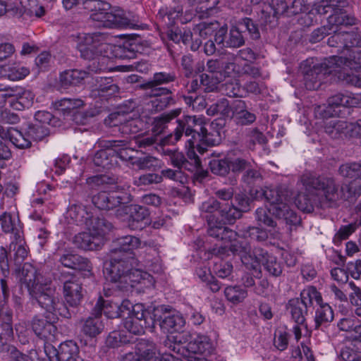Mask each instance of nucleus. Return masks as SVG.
Returning a JSON list of instances; mask_svg holds the SVG:
<instances>
[{
	"label": "nucleus",
	"mask_w": 361,
	"mask_h": 361,
	"mask_svg": "<svg viewBox=\"0 0 361 361\" xmlns=\"http://www.w3.org/2000/svg\"><path fill=\"white\" fill-rule=\"evenodd\" d=\"M49 135V129L39 123H28L25 135L35 141H40Z\"/></svg>",
	"instance_id": "nucleus-53"
},
{
	"label": "nucleus",
	"mask_w": 361,
	"mask_h": 361,
	"mask_svg": "<svg viewBox=\"0 0 361 361\" xmlns=\"http://www.w3.org/2000/svg\"><path fill=\"white\" fill-rule=\"evenodd\" d=\"M177 127L173 133L165 138L166 143L175 144L185 135V137H191L188 142L190 147L203 154L207 149L202 145L214 146L219 143V134L209 133L205 127L204 119L195 116H185L181 119L177 120Z\"/></svg>",
	"instance_id": "nucleus-6"
},
{
	"label": "nucleus",
	"mask_w": 361,
	"mask_h": 361,
	"mask_svg": "<svg viewBox=\"0 0 361 361\" xmlns=\"http://www.w3.org/2000/svg\"><path fill=\"white\" fill-rule=\"evenodd\" d=\"M181 113V109H175L168 113L161 114L154 118L152 123V131L154 135L158 137L167 127V124L173 119L177 118Z\"/></svg>",
	"instance_id": "nucleus-37"
},
{
	"label": "nucleus",
	"mask_w": 361,
	"mask_h": 361,
	"mask_svg": "<svg viewBox=\"0 0 361 361\" xmlns=\"http://www.w3.org/2000/svg\"><path fill=\"white\" fill-rule=\"evenodd\" d=\"M80 56L84 59H94L107 56L112 51L111 44L106 42V35L102 32H93L84 35L78 44Z\"/></svg>",
	"instance_id": "nucleus-10"
},
{
	"label": "nucleus",
	"mask_w": 361,
	"mask_h": 361,
	"mask_svg": "<svg viewBox=\"0 0 361 361\" xmlns=\"http://www.w3.org/2000/svg\"><path fill=\"white\" fill-rule=\"evenodd\" d=\"M237 236L243 238H250L257 242H264L268 238L267 231L257 226L237 227Z\"/></svg>",
	"instance_id": "nucleus-40"
},
{
	"label": "nucleus",
	"mask_w": 361,
	"mask_h": 361,
	"mask_svg": "<svg viewBox=\"0 0 361 361\" xmlns=\"http://www.w3.org/2000/svg\"><path fill=\"white\" fill-rule=\"evenodd\" d=\"M118 87L113 82L111 78H101L95 85L94 92L101 97H111L118 92Z\"/></svg>",
	"instance_id": "nucleus-45"
},
{
	"label": "nucleus",
	"mask_w": 361,
	"mask_h": 361,
	"mask_svg": "<svg viewBox=\"0 0 361 361\" xmlns=\"http://www.w3.org/2000/svg\"><path fill=\"white\" fill-rule=\"evenodd\" d=\"M208 228L207 233L210 237L217 240L226 243H231L237 237L235 231L224 226L221 222L217 221L214 216H207Z\"/></svg>",
	"instance_id": "nucleus-21"
},
{
	"label": "nucleus",
	"mask_w": 361,
	"mask_h": 361,
	"mask_svg": "<svg viewBox=\"0 0 361 361\" xmlns=\"http://www.w3.org/2000/svg\"><path fill=\"white\" fill-rule=\"evenodd\" d=\"M253 255L255 257V264L256 269L262 264L264 269L273 276H279L282 274L283 267L276 257L262 247H257L253 249Z\"/></svg>",
	"instance_id": "nucleus-20"
},
{
	"label": "nucleus",
	"mask_w": 361,
	"mask_h": 361,
	"mask_svg": "<svg viewBox=\"0 0 361 361\" xmlns=\"http://www.w3.org/2000/svg\"><path fill=\"white\" fill-rule=\"evenodd\" d=\"M7 72V78L13 81L21 80L30 73L27 68L19 65L9 67Z\"/></svg>",
	"instance_id": "nucleus-64"
},
{
	"label": "nucleus",
	"mask_w": 361,
	"mask_h": 361,
	"mask_svg": "<svg viewBox=\"0 0 361 361\" xmlns=\"http://www.w3.org/2000/svg\"><path fill=\"white\" fill-rule=\"evenodd\" d=\"M230 250L234 254L240 256L243 264L248 269H256L255 264V257L253 255V250L249 243L242 240H235L231 244Z\"/></svg>",
	"instance_id": "nucleus-28"
},
{
	"label": "nucleus",
	"mask_w": 361,
	"mask_h": 361,
	"mask_svg": "<svg viewBox=\"0 0 361 361\" xmlns=\"http://www.w3.org/2000/svg\"><path fill=\"white\" fill-rule=\"evenodd\" d=\"M300 180L306 192L299 193L295 197V204L300 210L310 213L314 207L322 209L331 207L338 200L333 178L307 173L301 176Z\"/></svg>",
	"instance_id": "nucleus-3"
},
{
	"label": "nucleus",
	"mask_w": 361,
	"mask_h": 361,
	"mask_svg": "<svg viewBox=\"0 0 361 361\" xmlns=\"http://www.w3.org/2000/svg\"><path fill=\"white\" fill-rule=\"evenodd\" d=\"M334 314L331 307L325 303L319 306L315 310L314 317V329H319L322 326H326L334 320Z\"/></svg>",
	"instance_id": "nucleus-38"
},
{
	"label": "nucleus",
	"mask_w": 361,
	"mask_h": 361,
	"mask_svg": "<svg viewBox=\"0 0 361 361\" xmlns=\"http://www.w3.org/2000/svg\"><path fill=\"white\" fill-rule=\"evenodd\" d=\"M158 137L153 133L149 135H139L135 137V142L139 148L148 149L154 147L159 142Z\"/></svg>",
	"instance_id": "nucleus-61"
},
{
	"label": "nucleus",
	"mask_w": 361,
	"mask_h": 361,
	"mask_svg": "<svg viewBox=\"0 0 361 361\" xmlns=\"http://www.w3.org/2000/svg\"><path fill=\"white\" fill-rule=\"evenodd\" d=\"M87 208L81 204H73L68 210V215L78 224H85L86 216L90 214Z\"/></svg>",
	"instance_id": "nucleus-54"
},
{
	"label": "nucleus",
	"mask_w": 361,
	"mask_h": 361,
	"mask_svg": "<svg viewBox=\"0 0 361 361\" xmlns=\"http://www.w3.org/2000/svg\"><path fill=\"white\" fill-rule=\"evenodd\" d=\"M202 89L204 92H210L217 89L218 85L223 80V74L214 75L210 73H202L200 75Z\"/></svg>",
	"instance_id": "nucleus-52"
},
{
	"label": "nucleus",
	"mask_w": 361,
	"mask_h": 361,
	"mask_svg": "<svg viewBox=\"0 0 361 361\" xmlns=\"http://www.w3.org/2000/svg\"><path fill=\"white\" fill-rule=\"evenodd\" d=\"M361 47H353L350 49L349 56H332L318 61L313 58L307 59L300 65V71L304 77V83L307 90H315L320 87L326 75L336 71V68H349L358 71L361 69Z\"/></svg>",
	"instance_id": "nucleus-2"
},
{
	"label": "nucleus",
	"mask_w": 361,
	"mask_h": 361,
	"mask_svg": "<svg viewBox=\"0 0 361 361\" xmlns=\"http://www.w3.org/2000/svg\"><path fill=\"white\" fill-rule=\"evenodd\" d=\"M162 354L160 353L155 343L149 339L137 340L135 352L125 355L123 361H161Z\"/></svg>",
	"instance_id": "nucleus-15"
},
{
	"label": "nucleus",
	"mask_w": 361,
	"mask_h": 361,
	"mask_svg": "<svg viewBox=\"0 0 361 361\" xmlns=\"http://www.w3.org/2000/svg\"><path fill=\"white\" fill-rule=\"evenodd\" d=\"M128 227L132 230H142L149 224V211L144 206L132 204L129 207Z\"/></svg>",
	"instance_id": "nucleus-26"
},
{
	"label": "nucleus",
	"mask_w": 361,
	"mask_h": 361,
	"mask_svg": "<svg viewBox=\"0 0 361 361\" xmlns=\"http://www.w3.org/2000/svg\"><path fill=\"white\" fill-rule=\"evenodd\" d=\"M55 276L63 285V293L66 303L73 308L80 305L85 290L80 279L68 272L61 271Z\"/></svg>",
	"instance_id": "nucleus-13"
},
{
	"label": "nucleus",
	"mask_w": 361,
	"mask_h": 361,
	"mask_svg": "<svg viewBox=\"0 0 361 361\" xmlns=\"http://www.w3.org/2000/svg\"><path fill=\"white\" fill-rule=\"evenodd\" d=\"M328 108L335 109L339 106L353 107L360 103V99L352 93H337L330 97L328 100Z\"/></svg>",
	"instance_id": "nucleus-35"
},
{
	"label": "nucleus",
	"mask_w": 361,
	"mask_h": 361,
	"mask_svg": "<svg viewBox=\"0 0 361 361\" xmlns=\"http://www.w3.org/2000/svg\"><path fill=\"white\" fill-rule=\"evenodd\" d=\"M226 299L234 305L240 303L247 297V291L240 286H227L224 290Z\"/></svg>",
	"instance_id": "nucleus-50"
},
{
	"label": "nucleus",
	"mask_w": 361,
	"mask_h": 361,
	"mask_svg": "<svg viewBox=\"0 0 361 361\" xmlns=\"http://www.w3.org/2000/svg\"><path fill=\"white\" fill-rule=\"evenodd\" d=\"M209 166L212 173L221 177H226L230 173L235 176L242 173L241 182L249 187L262 180L255 160L250 154H243L240 150H233L222 158L210 160Z\"/></svg>",
	"instance_id": "nucleus-5"
},
{
	"label": "nucleus",
	"mask_w": 361,
	"mask_h": 361,
	"mask_svg": "<svg viewBox=\"0 0 361 361\" xmlns=\"http://www.w3.org/2000/svg\"><path fill=\"white\" fill-rule=\"evenodd\" d=\"M293 320L298 324H304L308 309L298 302V298L290 300L287 305Z\"/></svg>",
	"instance_id": "nucleus-43"
},
{
	"label": "nucleus",
	"mask_w": 361,
	"mask_h": 361,
	"mask_svg": "<svg viewBox=\"0 0 361 361\" xmlns=\"http://www.w3.org/2000/svg\"><path fill=\"white\" fill-rule=\"evenodd\" d=\"M348 123L337 118L331 119L325 123L324 130L333 139H337L344 135H350Z\"/></svg>",
	"instance_id": "nucleus-33"
},
{
	"label": "nucleus",
	"mask_w": 361,
	"mask_h": 361,
	"mask_svg": "<svg viewBox=\"0 0 361 361\" xmlns=\"http://www.w3.org/2000/svg\"><path fill=\"white\" fill-rule=\"evenodd\" d=\"M102 238L89 232H82L75 235L73 244L78 248L85 250H94L99 247Z\"/></svg>",
	"instance_id": "nucleus-31"
},
{
	"label": "nucleus",
	"mask_w": 361,
	"mask_h": 361,
	"mask_svg": "<svg viewBox=\"0 0 361 361\" xmlns=\"http://www.w3.org/2000/svg\"><path fill=\"white\" fill-rule=\"evenodd\" d=\"M0 137L2 139H8L16 147L26 149L31 146V141L20 131L16 128H2L0 127Z\"/></svg>",
	"instance_id": "nucleus-32"
},
{
	"label": "nucleus",
	"mask_w": 361,
	"mask_h": 361,
	"mask_svg": "<svg viewBox=\"0 0 361 361\" xmlns=\"http://www.w3.org/2000/svg\"><path fill=\"white\" fill-rule=\"evenodd\" d=\"M123 318V326L131 334L140 335L145 333V329L153 328L152 312L142 304L132 305L130 314H126Z\"/></svg>",
	"instance_id": "nucleus-12"
},
{
	"label": "nucleus",
	"mask_w": 361,
	"mask_h": 361,
	"mask_svg": "<svg viewBox=\"0 0 361 361\" xmlns=\"http://www.w3.org/2000/svg\"><path fill=\"white\" fill-rule=\"evenodd\" d=\"M19 278L31 297L46 311L60 314L66 319L75 314V312L69 310L61 300L55 288L50 286L51 280L44 281L32 264L25 263L19 271Z\"/></svg>",
	"instance_id": "nucleus-1"
},
{
	"label": "nucleus",
	"mask_w": 361,
	"mask_h": 361,
	"mask_svg": "<svg viewBox=\"0 0 361 361\" xmlns=\"http://www.w3.org/2000/svg\"><path fill=\"white\" fill-rule=\"evenodd\" d=\"M265 136L257 128L247 129L245 134L244 142L245 147L253 150L257 143L262 145L266 142Z\"/></svg>",
	"instance_id": "nucleus-51"
},
{
	"label": "nucleus",
	"mask_w": 361,
	"mask_h": 361,
	"mask_svg": "<svg viewBox=\"0 0 361 361\" xmlns=\"http://www.w3.org/2000/svg\"><path fill=\"white\" fill-rule=\"evenodd\" d=\"M259 197H264L270 204L268 210L264 208H258L255 212V219L264 225L275 228L276 222L271 216V213L278 219H283L286 224L298 226L301 224V218L298 216L295 212L290 207L292 198L290 192L282 187L271 188H266L259 192Z\"/></svg>",
	"instance_id": "nucleus-4"
},
{
	"label": "nucleus",
	"mask_w": 361,
	"mask_h": 361,
	"mask_svg": "<svg viewBox=\"0 0 361 361\" xmlns=\"http://www.w3.org/2000/svg\"><path fill=\"white\" fill-rule=\"evenodd\" d=\"M147 94L152 98L148 102V109L159 112L176 103L173 91L169 88L147 90Z\"/></svg>",
	"instance_id": "nucleus-19"
},
{
	"label": "nucleus",
	"mask_w": 361,
	"mask_h": 361,
	"mask_svg": "<svg viewBox=\"0 0 361 361\" xmlns=\"http://www.w3.org/2000/svg\"><path fill=\"white\" fill-rule=\"evenodd\" d=\"M19 121L20 117L17 114L7 109H0V127L2 128H10L5 126L16 124Z\"/></svg>",
	"instance_id": "nucleus-60"
},
{
	"label": "nucleus",
	"mask_w": 361,
	"mask_h": 361,
	"mask_svg": "<svg viewBox=\"0 0 361 361\" xmlns=\"http://www.w3.org/2000/svg\"><path fill=\"white\" fill-rule=\"evenodd\" d=\"M112 180L113 179L106 175H97L87 178L86 183L91 190H104L106 185Z\"/></svg>",
	"instance_id": "nucleus-55"
},
{
	"label": "nucleus",
	"mask_w": 361,
	"mask_h": 361,
	"mask_svg": "<svg viewBox=\"0 0 361 361\" xmlns=\"http://www.w3.org/2000/svg\"><path fill=\"white\" fill-rule=\"evenodd\" d=\"M219 27L217 21L202 22L196 25L194 28L195 33H198L201 37L206 38L213 34Z\"/></svg>",
	"instance_id": "nucleus-58"
},
{
	"label": "nucleus",
	"mask_w": 361,
	"mask_h": 361,
	"mask_svg": "<svg viewBox=\"0 0 361 361\" xmlns=\"http://www.w3.org/2000/svg\"><path fill=\"white\" fill-rule=\"evenodd\" d=\"M208 116H220L221 118H232V109L229 102L226 98H221L209 106L207 109Z\"/></svg>",
	"instance_id": "nucleus-41"
},
{
	"label": "nucleus",
	"mask_w": 361,
	"mask_h": 361,
	"mask_svg": "<svg viewBox=\"0 0 361 361\" xmlns=\"http://www.w3.org/2000/svg\"><path fill=\"white\" fill-rule=\"evenodd\" d=\"M325 7L332 9V14L328 18L329 24L354 25L357 18L344 9L348 5L347 0H326Z\"/></svg>",
	"instance_id": "nucleus-17"
},
{
	"label": "nucleus",
	"mask_w": 361,
	"mask_h": 361,
	"mask_svg": "<svg viewBox=\"0 0 361 361\" xmlns=\"http://www.w3.org/2000/svg\"><path fill=\"white\" fill-rule=\"evenodd\" d=\"M0 224L2 231L11 233L12 238L17 243L23 240V227L18 218L13 216L11 213L4 212L0 215Z\"/></svg>",
	"instance_id": "nucleus-25"
},
{
	"label": "nucleus",
	"mask_w": 361,
	"mask_h": 361,
	"mask_svg": "<svg viewBox=\"0 0 361 361\" xmlns=\"http://www.w3.org/2000/svg\"><path fill=\"white\" fill-rule=\"evenodd\" d=\"M177 80L175 71H161L154 73L152 78L140 85V88L143 90L155 88H164L163 85L173 82Z\"/></svg>",
	"instance_id": "nucleus-29"
},
{
	"label": "nucleus",
	"mask_w": 361,
	"mask_h": 361,
	"mask_svg": "<svg viewBox=\"0 0 361 361\" xmlns=\"http://www.w3.org/2000/svg\"><path fill=\"white\" fill-rule=\"evenodd\" d=\"M140 240L133 235H126L114 241L113 247L110 250V255L118 254L120 257H130L135 258L133 250L139 247Z\"/></svg>",
	"instance_id": "nucleus-23"
},
{
	"label": "nucleus",
	"mask_w": 361,
	"mask_h": 361,
	"mask_svg": "<svg viewBox=\"0 0 361 361\" xmlns=\"http://www.w3.org/2000/svg\"><path fill=\"white\" fill-rule=\"evenodd\" d=\"M59 262L64 267L92 274V265L90 260L73 252H64L60 255Z\"/></svg>",
	"instance_id": "nucleus-22"
},
{
	"label": "nucleus",
	"mask_w": 361,
	"mask_h": 361,
	"mask_svg": "<svg viewBox=\"0 0 361 361\" xmlns=\"http://www.w3.org/2000/svg\"><path fill=\"white\" fill-rule=\"evenodd\" d=\"M51 314V317H47V319L35 317L32 322V329L35 334L41 338H48L50 336H54L56 331V327L54 324L55 321L58 319V317L61 315L54 314L47 311ZM63 317V316H62ZM63 318H65L63 317Z\"/></svg>",
	"instance_id": "nucleus-24"
},
{
	"label": "nucleus",
	"mask_w": 361,
	"mask_h": 361,
	"mask_svg": "<svg viewBox=\"0 0 361 361\" xmlns=\"http://www.w3.org/2000/svg\"><path fill=\"white\" fill-rule=\"evenodd\" d=\"M84 105V102L80 99L63 98L55 103L57 113L64 116L71 115L75 109L80 108Z\"/></svg>",
	"instance_id": "nucleus-47"
},
{
	"label": "nucleus",
	"mask_w": 361,
	"mask_h": 361,
	"mask_svg": "<svg viewBox=\"0 0 361 361\" xmlns=\"http://www.w3.org/2000/svg\"><path fill=\"white\" fill-rule=\"evenodd\" d=\"M106 146L111 147L115 152L116 160L120 159L121 161H128L133 159V149L128 147V142L126 140H108Z\"/></svg>",
	"instance_id": "nucleus-34"
},
{
	"label": "nucleus",
	"mask_w": 361,
	"mask_h": 361,
	"mask_svg": "<svg viewBox=\"0 0 361 361\" xmlns=\"http://www.w3.org/2000/svg\"><path fill=\"white\" fill-rule=\"evenodd\" d=\"M132 307V303L128 300H123L121 304L114 302L110 300H104L100 297L95 305L94 312L100 317L102 312L110 319L125 317L126 314H130V309Z\"/></svg>",
	"instance_id": "nucleus-18"
},
{
	"label": "nucleus",
	"mask_w": 361,
	"mask_h": 361,
	"mask_svg": "<svg viewBox=\"0 0 361 361\" xmlns=\"http://www.w3.org/2000/svg\"><path fill=\"white\" fill-rule=\"evenodd\" d=\"M103 147L105 149L97 151L92 158L94 165L99 168L98 170H111L118 166V161L116 160L115 152L111 147L106 146V141Z\"/></svg>",
	"instance_id": "nucleus-27"
},
{
	"label": "nucleus",
	"mask_w": 361,
	"mask_h": 361,
	"mask_svg": "<svg viewBox=\"0 0 361 361\" xmlns=\"http://www.w3.org/2000/svg\"><path fill=\"white\" fill-rule=\"evenodd\" d=\"M34 97L35 96L31 91L21 87V91L19 92V94L16 99L10 102V106L18 111L29 108L32 104Z\"/></svg>",
	"instance_id": "nucleus-49"
},
{
	"label": "nucleus",
	"mask_w": 361,
	"mask_h": 361,
	"mask_svg": "<svg viewBox=\"0 0 361 361\" xmlns=\"http://www.w3.org/2000/svg\"><path fill=\"white\" fill-rule=\"evenodd\" d=\"M85 225L88 231L100 238L107 234L113 227L111 223L106 219L103 217L94 216L92 213L86 216Z\"/></svg>",
	"instance_id": "nucleus-30"
},
{
	"label": "nucleus",
	"mask_w": 361,
	"mask_h": 361,
	"mask_svg": "<svg viewBox=\"0 0 361 361\" xmlns=\"http://www.w3.org/2000/svg\"><path fill=\"white\" fill-rule=\"evenodd\" d=\"M162 177L157 173H146L143 174L138 178H135L134 183L137 186H146L154 183H159L161 182Z\"/></svg>",
	"instance_id": "nucleus-63"
},
{
	"label": "nucleus",
	"mask_w": 361,
	"mask_h": 361,
	"mask_svg": "<svg viewBox=\"0 0 361 361\" xmlns=\"http://www.w3.org/2000/svg\"><path fill=\"white\" fill-rule=\"evenodd\" d=\"M219 215L224 224H233L237 219H239L243 216L238 207L228 202L222 203Z\"/></svg>",
	"instance_id": "nucleus-46"
},
{
	"label": "nucleus",
	"mask_w": 361,
	"mask_h": 361,
	"mask_svg": "<svg viewBox=\"0 0 361 361\" xmlns=\"http://www.w3.org/2000/svg\"><path fill=\"white\" fill-rule=\"evenodd\" d=\"M336 191L338 195V200H352L361 195V185L357 182H351L344 185L338 191V185L336 183Z\"/></svg>",
	"instance_id": "nucleus-48"
},
{
	"label": "nucleus",
	"mask_w": 361,
	"mask_h": 361,
	"mask_svg": "<svg viewBox=\"0 0 361 361\" xmlns=\"http://www.w3.org/2000/svg\"><path fill=\"white\" fill-rule=\"evenodd\" d=\"M152 318L153 327L157 324L163 331L171 334L181 331L185 324L180 314L166 305L154 307L152 311Z\"/></svg>",
	"instance_id": "nucleus-11"
},
{
	"label": "nucleus",
	"mask_w": 361,
	"mask_h": 361,
	"mask_svg": "<svg viewBox=\"0 0 361 361\" xmlns=\"http://www.w3.org/2000/svg\"><path fill=\"white\" fill-rule=\"evenodd\" d=\"M92 315L84 321L82 326V333L91 338L96 337L104 328L101 317L97 314V312H94Z\"/></svg>",
	"instance_id": "nucleus-36"
},
{
	"label": "nucleus",
	"mask_w": 361,
	"mask_h": 361,
	"mask_svg": "<svg viewBox=\"0 0 361 361\" xmlns=\"http://www.w3.org/2000/svg\"><path fill=\"white\" fill-rule=\"evenodd\" d=\"M66 9L69 10L80 4L92 13L90 18L97 22V26L103 27H133L135 24L126 16L123 11L111 8L109 3L98 0H63Z\"/></svg>",
	"instance_id": "nucleus-7"
},
{
	"label": "nucleus",
	"mask_w": 361,
	"mask_h": 361,
	"mask_svg": "<svg viewBox=\"0 0 361 361\" xmlns=\"http://www.w3.org/2000/svg\"><path fill=\"white\" fill-rule=\"evenodd\" d=\"M37 7L36 0H20V4L16 5V18L23 20H32L36 14Z\"/></svg>",
	"instance_id": "nucleus-39"
},
{
	"label": "nucleus",
	"mask_w": 361,
	"mask_h": 361,
	"mask_svg": "<svg viewBox=\"0 0 361 361\" xmlns=\"http://www.w3.org/2000/svg\"><path fill=\"white\" fill-rule=\"evenodd\" d=\"M339 173L343 177L356 179L361 176V164L353 162L343 164L339 168Z\"/></svg>",
	"instance_id": "nucleus-56"
},
{
	"label": "nucleus",
	"mask_w": 361,
	"mask_h": 361,
	"mask_svg": "<svg viewBox=\"0 0 361 361\" xmlns=\"http://www.w3.org/2000/svg\"><path fill=\"white\" fill-rule=\"evenodd\" d=\"M78 353V346L75 342L72 341H66L59 345L58 361H75L76 358H81Z\"/></svg>",
	"instance_id": "nucleus-44"
},
{
	"label": "nucleus",
	"mask_w": 361,
	"mask_h": 361,
	"mask_svg": "<svg viewBox=\"0 0 361 361\" xmlns=\"http://www.w3.org/2000/svg\"><path fill=\"white\" fill-rule=\"evenodd\" d=\"M245 43V37L232 26L226 41V47L239 48Z\"/></svg>",
	"instance_id": "nucleus-57"
},
{
	"label": "nucleus",
	"mask_w": 361,
	"mask_h": 361,
	"mask_svg": "<svg viewBox=\"0 0 361 361\" xmlns=\"http://www.w3.org/2000/svg\"><path fill=\"white\" fill-rule=\"evenodd\" d=\"M137 260L126 256L120 257L118 254L109 255V260L104 265V274L112 283H118L121 289L134 287L143 279L142 273L137 268Z\"/></svg>",
	"instance_id": "nucleus-8"
},
{
	"label": "nucleus",
	"mask_w": 361,
	"mask_h": 361,
	"mask_svg": "<svg viewBox=\"0 0 361 361\" xmlns=\"http://www.w3.org/2000/svg\"><path fill=\"white\" fill-rule=\"evenodd\" d=\"M178 341L181 344H185L183 347L185 352L183 354L186 355H201L210 354L212 351V344L207 336L197 334H190L184 332L179 338Z\"/></svg>",
	"instance_id": "nucleus-16"
},
{
	"label": "nucleus",
	"mask_w": 361,
	"mask_h": 361,
	"mask_svg": "<svg viewBox=\"0 0 361 361\" xmlns=\"http://www.w3.org/2000/svg\"><path fill=\"white\" fill-rule=\"evenodd\" d=\"M85 71L73 69L64 71L60 75V82L62 85H76L81 83L88 75Z\"/></svg>",
	"instance_id": "nucleus-42"
},
{
	"label": "nucleus",
	"mask_w": 361,
	"mask_h": 361,
	"mask_svg": "<svg viewBox=\"0 0 361 361\" xmlns=\"http://www.w3.org/2000/svg\"><path fill=\"white\" fill-rule=\"evenodd\" d=\"M345 25L329 24L330 37L327 39V44L331 47L337 49V53L348 52L353 47H361V35L353 30L347 31L343 27Z\"/></svg>",
	"instance_id": "nucleus-9"
},
{
	"label": "nucleus",
	"mask_w": 361,
	"mask_h": 361,
	"mask_svg": "<svg viewBox=\"0 0 361 361\" xmlns=\"http://www.w3.org/2000/svg\"><path fill=\"white\" fill-rule=\"evenodd\" d=\"M130 340L121 331H114L106 338V345L111 348H117L128 343Z\"/></svg>",
	"instance_id": "nucleus-59"
},
{
	"label": "nucleus",
	"mask_w": 361,
	"mask_h": 361,
	"mask_svg": "<svg viewBox=\"0 0 361 361\" xmlns=\"http://www.w3.org/2000/svg\"><path fill=\"white\" fill-rule=\"evenodd\" d=\"M161 177L168 178L180 184H185L188 181V176L180 169H164L161 171Z\"/></svg>",
	"instance_id": "nucleus-62"
},
{
	"label": "nucleus",
	"mask_w": 361,
	"mask_h": 361,
	"mask_svg": "<svg viewBox=\"0 0 361 361\" xmlns=\"http://www.w3.org/2000/svg\"><path fill=\"white\" fill-rule=\"evenodd\" d=\"M131 201L130 195L123 189L101 191L92 197V202L99 209L110 210Z\"/></svg>",
	"instance_id": "nucleus-14"
}]
</instances>
